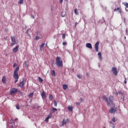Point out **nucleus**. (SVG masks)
Returning a JSON list of instances; mask_svg holds the SVG:
<instances>
[{
    "instance_id": "44",
    "label": "nucleus",
    "mask_w": 128,
    "mask_h": 128,
    "mask_svg": "<svg viewBox=\"0 0 128 128\" xmlns=\"http://www.w3.org/2000/svg\"><path fill=\"white\" fill-rule=\"evenodd\" d=\"M118 12H119V14H122V10H120L119 11H118Z\"/></svg>"
},
{
    "instance_id": "53",
    "label": "nucleus",
    "mask_w": 128,
    "mask_h": 128,
    "mask_svg": "<svg viewBox=\"0 0 128 128\" xmlns=\"http://www.w3.org/2000/svg\"><path fill=\"white\" fill-rule=\"evenodd\" d=\"M124 38H125V40H126V37H124Z\"/></svg>"
},
{
    "instance_id": "20",
    "label": "nucleus",
    "mask_w": 128,
    "mask_h": 128,
    "mask_svg": "<svg viewBox=\"0 0 128 128\" xmlns=\"http://www.w3.org/2000/svg\"><path fill=\"white\" fill-rule=\"evenodd\" d=\"M74 12L76 14V16L78 14V10L76 8L74 9Z\"/></svg>"
},
{
    "instance_id": "12",
    "label": "nucleus",
    "mask_w": 128,
    "mask_h": 128,
    "mask_svg": "<svg viewBox=\"0 0 128 128\" xmlns=\"http://www.w3.org/2000/svg\"><path fill=\"white\" fill-rule=\"evenodd\" d=\"M102 100H104L105 102H106L108 104H110V102H108V98L106 96H103L102 97Z\"/></svg>"
},
{
    "instance_id": "40",
    "label": "nucleus",
    "mask_w": 128,
    "mask_h": 128,
    "mask_svg": "<svg viewBox=\"0 0 128 128\" xmlns=\"http://www.w3.org/2000/svg\"><path fill=\"white\" fill-rule=\"evenodd\" d=\"M124 24H126V18H124Z\"/></svg>"
},
{
    "instance_id": "38",
    "label": "nucleus",
    "mask_w": 128,
    "mask_h": 128,
    "mask_svg": "<svg viewBox=\"0 0 128 128\" xmlns=\"http://www.w3.org/2000/svg\"><path fill=\"white\" fill-rule=\"evenodd\" d=\"M14 44H16V42H13L12 44H11V46H14Z\"/></svg>"
},
{
    "instance_id": "26",
    "label": "nucleus",
    "mask_w": 128,
    "mask_h": 128,
    "mask_svg": "<svg viewBox=\"0 0 128 128\" xmlns=\"http://www.w3.org/2000/svg\"><path fill=\"white\" fill-rule=\"evenodd\" d=\"M38 80L40 82H44V80L40 77H38Z\"/></svg>"
},
{
    "instance_id": "29",
    "label": "nucleus",
    "mask_w": 128,
    "mask_h": 128,
    "mask_svg": "<svg viewBox=\"0 0 128 128\" xmlns=\"http://www.w3.org/2000/svg\"><path fill=\"white\" fill-rule=\"evenodd\" d=\"M34 96V93H30V94H28L29 98H32Z\"/></svg>"
},
{
    "instance_id": "54",
    "label": "nucleus",
    "mask_w": 128,
    "mask_h": 128,
    "mask_svg": "<svg viewBox=\"0 0 128 128\" xmlns=\"http://www.w3.org/2000/svg\"><path fill=\"white\" fill-rule=\"evenodd\" d=\"M46 46H48V44H46Z\"/></svg>"
},
{
    "instance_id": "5",
    "label": "nucleus",
    "mask_w": 128,
    "mask_h": 128,
    "mask_svg": "<svg viewBox=\"0 0 128 128\" xmlns=\"http://www.w3.org/2000/svg\"><path fill=\"white\" fill-rule=\"evenodd\" d=\"M112 72L113 74L115 76H118V70L116 68L112 67Z\"/></svg>"
},
{
    "instance_id": "39",
    "label": "nucleus",
    "mask_w": 128,
    "mask_h": 128,
    "mask_svg": "<svg viewBox=\"0 0 128 128\" xmlns=\"http://www.w3.org/2000/svg\"><path fill=\"white\" fill-rule=\"evenodd\" d=\"M78 78H82V76H80V74H78Z\"/></svg>"
},
{
    "instance_id": "42",
    "label": "nucleus",
    "mask_w": 128,
    "mask_h": 128,
    "mask_svg": "<svg viewBox=\"0 0 128 128\" xmlns=\"http://www.w3.org/2000/svg\"><path fill=\"white\" fill-rule=\"evenodd\" d=\"M16 64L14 63L13 65V68H16Z\"/></svg>"
},
{
    "instance_id": "43",
    "label": "nucleus",
    "mask_w": 128,
    "mask_h": 128,
    "mask_svg": "<svg viewBox=\"0 0 128 128\" xmlns=\"http://www.w3.org/2000/svg\"><path fill=\"white\" fill-rule=\"evenodd\" d=\"M80 102H84V99H82V98H80Z\"/></svg>"
},
{
    "instance_id": "23",
    "label": "nucleus",
    "mask_w": 128,
    "mask_h": 128,
    "mask_svg": "<svg viewBox=\"0 0 128 128\" xmlns=\"http://www.w3.org/2000/svg\"><path fill=\"white\" fill-rule=\"evenodd\" d=\"M40 38H42V36L40 37L38 36H36V40H40Z\"/></svg>"
},
{
    "instance_id": "21",
    "label": "nucleus",
    "mask_w": 128,
    "mask_h": 128,
    "mask_svg": "<svg viewBox=\"0 0 128 128\" xmlns=\"http://www.w3.org/2000/svg\"><path fill=\"white\" fill-rule=\"evenodd\" d=\"M109 123L110 124H112V128H114L116 127V126H114V123H112V121H110V122H109Z\"/></svg>"
},
{
    "instance_id": "33",
    "label": "nucleus",
    "mask_w": 128,
    "mask_h": 128,
    "mask_svg": "<svg viewBox=\"0 0 128 128\" xmlns=\"http://www.w3.org/2000/svg\"><path fill=\"white\" fill-rule=\"evenodd\" d=\"M16 108H17V110H20V106L18 104H16Z\"/></svg>"
},
{
    "instance_id": "51",
    "label": "nucleus",
    "mask_w": 128,
    "mask_h": 128,
    "mask_svg": "<svg viewBox=\"0 0 128 128\" xmlns=\"http://www.w3.org/2000/svg\"><path fill=\"white\" fill-rule=\"evenodd\" d=\"M11 128H14V126H11Z\"/></svg>"
},
{
    "instance_id": "16",
    "label": "nucleus",
    "mask_w": 128,
    "mask_h": 128,
    "mask_svg": "<svg viewBox=\"0 0 128 128\" xmlns=\"http://www.w3.org/2000/svg\"><path fill=\"white\" fill-rule=\"evenodd\" d=\"M6 76H4L2 78V82L4 84H6Z\"/></svg>"
},
{
    "instance_id": "50",
    "label": "nucleus",
    "mask_w": 128,
    "mask_h": 128,
    "mask_svg": "<svg viewBox=\"0 0 128 128\" xmlns=\"http://www.w3.org/2000/svg\"><path fill=\"white\" fill-rule=\"evenodd\" d=\"M18 120V118H15V120Z\"/></svg>"
},
{
    "instance_id": "36",
    "label": "nucleus",
    "mask_w": 128,
    "mask_h": 128,
    "mask_svg": "<svg viewBox=\"0 0 128 128\" xmlns=\"http://www.w3.org/2000/svg\"><path fill=\"white\" fill-rule=\"evenodd\" d=\"M62 38H66V34H63L62 36Z\"/></svg>"
},
{
    "instance_id": "35",
    "label": "nucleus",
    "mask_w": 128,
    "mask_h": 128,
    "mask_svg": "<svg viewBox=\"0 0 128 128\" xmlns=\"http://www.w3.org/2000/svg\"><path fill=\"white\" fill-rule=\"evenodd\" d=\"M119 94H121L122 96L124 94L122 93V91H120L118 92Z\"/></svg>"
},
{
    "instance_id": "9",
    "label": "nucleus",
    "mask_w": 128,
    "mask_h": 128,
    "mask_svg": "<svg viewBox=\"0 0 128 128\" xmlns=\"http://www.w3.org/2000/svg\"><path fill=\"white\" fill-rule=\"evenodd\" d=\"M19 46H16L14 48L12 49L13 52H16L18 50Z\"/></svg>"
},
{
    "instance_id": "49",
    "label": "nucleus",
    "mask_w": 128,
    "mask_h": 128,
    "mask_svg": "<svg viewBox=\"0 0 128 128\" xmlns=\"http://www.w3.org/2000/svg\"><path fill=\"white\" fill-rule=\"evenodd\" d=\"M62 14H64V12H62V16H64V15H62Z\"/></svg>"
},
{
    "instance_id": "14",
    "label": "nucleus",
    "mask_w": 128,
    "mask_h": 128,
    "mask_svg": "<svg viewBox=\"0 0 128 128\" xmlns=\"http://www.w3.org/2000/svg\"><path fill=\"white\" fill-rule=\"evenodd\" d=\"M50 118H52V114H50L48 117L46 118L45 119V122H48V120H50Z\"/></svg>"
},
{
    "instance_id": "28",
    "label": "nucleus",
    "mask_w": 128,
    "mask_h": 128,
    "mask_svg": "<svg viewBox=\"0 0 128 128\" xmlns=\"http://www.w3.org/2000/svg\"><path fill=\"white\" fill-rule=\"evenodd\" d=\"M120 10V7L118 8H115L114 10V12H118Z\"/></svg>"
},
{
    "instance_id": "19",
    "label": "nucleus",
    "mask_w": 128,
    "mask_h": 128,
    "mask_svg": "<svg viewBox=\"0 0 128 128\" xmlns=\"http://www.w3.org/2000/svg\"><path fill=\"white\" fill-rule=\"evenodd\" d=\"M68 110H70V112H72V106H68Z\"/></svg>"
},
{
    "instance_id": "52",
    "label": "nucleus",
    "mask_w": 128,
    "mask_h": 128,
    "mask_svg": "<svg viewBox=\"0 0 128 128\" xmlns=\"http://www.w3.org/2000/svg\"><path fill=\"white\" fill-rule=\"evenodd\" d=\"M102 128H106V126H104Z\"/></svg>"
},
{
    "instance_id": "34",
    "label": "nucleus",
    "mask_w": 128,
    "mask_h": 128,
    "mask_svg": "<svg viewBox=\"0 0 128 128\" xmlns=\"http://www.w3.org/2000/svg\"><path fill=\"white\" fill-rule=\"evenodd\" d=\"M124 5H125L126 8H128V3H124Z\"/></svg>"
},
{
    "instance_id": "27",
    "label": "nucleus",
    "mask_w": 128,
    "mask_h": 128,
    "mask_svg": "<svg viewBox=\"0 0 128 128\" xmlns=\"http://www.w3.org/2000/svg\"><path fill=\"white\" fill-rule=\"evenodd\" d=\"M112 120V122H116V117H113Z\"/></svg>"
},
{
    "instance_id": "45",
    "label": "nucleus",
    "mask_w": 128,
    "mask_h": 128,
    "mask_svg": "<svg viewBox=\"0 0 128 128\" xmlns=\"http://www.w3.org/2000/svg\"><path fill=\"white\" fill-rule=\"evenodd\" d=\"M86 75L87 76H90V74H88V73H86Z\"/></svg>"
},
{
    "instance_id": "47",
    "label": "nucleus",
    "mask_w": 128,
    "mask_h": 128,
    "mask_svg": "<svg viewBox=\"0 0 128 128\" xmlns=\"http://www.w3.org/2000/svg\"><path fill=\"white\" fill-rule=\"evenodd\" d=\"M76 104L77 106H79L80 103H76Z\"/></svg>"
},
{
    "instance_id": "22",
    "label": "nucleus",
    "mask_w": 128,
    "mask_h": 128,
    "mask_svg": "<svg viewBox=\"0 0 128 128\" xmlns=\"http://www.w3.org/2000/svg\"><path fill=\"white\" fill-rule=\"evenodd\" d=\"M12 42H16V38L14 37H12Z\"/></svg>"
},
{
    "instance_id": "48",
    "label": "nucleus",
    "mask_w": 128,
    "mask_h": 128,
    "mask_svg": "<svg viewBox=\"0 0 128 128\" xmlns=\"http://www.w3.org/2000/svg\"><path fill=\"white\" fill-rule=\"evenodd\" d=\"M38 34H40V32H37V34H38Z\"/></svg>"
},
{
    "instance_id": "25",
    "label": "nucleus",
    "mask_w": 128,
    "mask_h": 128,
    "mask_svg": "<svg viewBox=\"0 0 128 128\" xmlns=\"http://www.w3.org/2000/svg\"><path fill=\"white\" fill-rule=\"evenodd\" d=\"M20 4H24V0H20L18 2Z\"/></svg>"
},
{
    "instance_id": "24",
    "label": "nucleus",
    "mask_w": 128,
    "mask_h": 128,
    "mask_svg": "<svg viewBox=\"0 0 128 128\" xmlns=\"http://www.w3.org/2000/svg\"><path fill=\"white\" fill-rule=\"evenodd\" d=\"M52 76H56V71L54 70H52Z\"/></svg>"
},
{
    "instance_id": "2",
    "label": "nucleus",
    "mask_w": 128,
    "mask_h": 128,
    "mask_svg": "<svg viewBox=\"0 0 128 128\" xmlns=\"http://www.w3.org/2000/svg\"><path fill=\"white\" fill-rule=\"evenodd\" d=\"M56 64L57 66H58L59 68H62L63 64H62V60H60V58L58 56L56 58Z\"/></svg>"
},
{
    "instance_id": "31",
    "label": "nucleus",
    "mask_w": 128,
    "mask_h": 128,
    "mask_svg": "<svg viewBox=\"0 0 128 128\" xmlns=\"http://www.w3.org/2000/svg\"><path fill=\"white\" fill-rule=\"evenodd\" d=\"M44 43H42L40 46V48H44Z\"/></svg>"
},
{
    "instance_id": "13",
    "label": "nucleus",
    "mask_w": 128,
    "mask_h": 128,
    "mask_svg": "<svg viewBox=\"0 0 128 128\" xmlns=\"http://www.w3.org/2000/svg\"><path fill=\"white\" fill-rule=\"evenodd\" d=\"M41 96L43 98H46V93H44V91L42 92Z\"/></svg>"
},
{
    "instance_id": "41",
    "label": "nucleus",
    "mask_w": 128,
    "mask_h": 128,
    "mask_svg": "<svg viewBox=\"0 0 128 128\" xmlns=\"http://www.w3.org/2000/svg\"><path fill=\"white\" fill-rule=\"evenodd\" d=\"M60 4H62V2H64V0H59Z\"/></svg>"
},
{
    "instance_id": "15",
    "label": "nucleus",
    "mask_w": 128,
    "mask_h": 128,
    "mask_svg": "<svg viewBox=\"0 0 128 128\" xmlns=\"http://www.w3.org/2000/svg\"><path fill=\"white\" fill-rule=\"evenodd\" d=\"M98 56H99V58L100 60H102V52H99L98 54Z\"/></svg>"
},
{
    "instance_id": "3",
    "label": "nucleus",
    "mask_w": 128,
    "mask_h": 128,
    "mask_svg": "<svg viewBox=\"0 0 128 128\" xmlns=\"http://www.w3.org/2000/svg\"><path fill=\"white\" fill-rule=\"evenodd\" d=\"M112 104L113 106V107L110 108V113L116 114V106H114V104L113 103H112Z\"/></svg>"
},
{
    "instance_id": "10",
    "label": "nucleus",
    "mask_w": 128,
    "mask_h": 128,
    "mask_svg": "<svg viewBox=\"0 0 128 128\" xmlns=\"http://www.w3.org/2000/svg\"><path fill=\"white\" fill-rule=\"evenodd\" d=\"M68 122V119H66V120H63V121L62 122V126H64V124H66Z\"/></svg>"
},
{
    "instance_id": "4",
    "label": "nucleus",
    "mask_w": 128,
    "mask_h": 128,
    "mask_svg": "<svg viewBox=\"0 0 128 128\" xmlns=\"http://www.w3.org/2000/svg\"><path fill=\"white\" fill-rule=\"evenodd\" d=\"M20 92V91H19L18 89L12 88V89H11L10 93L11 94H16V92Z\"/></svg>"
},
{
    "instance_id": "37",
    "label": "nucleus",
    "mask_w": 128,
    "mask_h": 128,
    "mask_svg": "<svg viewBox=\"0 0 128 128\" xmlns=\"http://www.w3.org/2000/svg\"><path fill=\"white\" fill-rule=\"evenodd\" d=\"M62 44H63V46H66L67 43H66V42H63Z\"/></svg>"
},
{
    "instance_id": "46",
    "label": "nucleus",
    "mask_w": 128,
    "mask_h": 128,
    "mask_svg": "<svg viewBox=\"0 0 128 128\" xmlns=\"http://www.w3.org/2000/svg\"><path fill=\"white\" fill-rule=\"evenodd\" d=\"M124 82L125 84H126V78H125V80H124Z\"/></svg>"
},
{
    "instance_id": "30",
    "label": "nucleus",
    "mask_w": 128,
    "mask_h": 128,
    "mask_svg": "<svg viewBox=\"0 0 128 128\" xmlns=\"http://www.w3.org/2000/svg\"><path fill=\"white\" fill-rule=\"evenodd\" d=\"M54 106H58V102L56 101H54Z\"/></svg>"
},
{
    "instance_id": "6",
    "label": "nucleus",
    "mask_w": 128,
    "mask_h": 128,
    "mask_svg": "<svg viewBox=\"0 0 128 128\" xmlns=\"http://www.w3.org/2000/svg\"><path fill=\"white\" fill-rule=\"evenodd\" d=\"M98 46H100V42H98L95 44V50L96 52H98Z\"/></svg>"
},
{
    "instance_id": "8",
    "label": "nucleus",
    "mask_w": 128,
    "mask_h": 128,
    "mask_svg": "<svg viewBox=\"0 0 128 128\" xmlns=\"http://www.w3.org/2000/svg\"><path fill=\"white\" fill-rule=\"evenodd\" d=\"M58 110V109L56 108H54V107L52 108V110L50 111V114L51 116L52 114H54V112H56Z\"/></svg>"
},
{
    "instance_id": "7",
    "label": "nucleus",
    "mask_w": 128,
    "mask_h": 128,
    "mask_svg": "<svg viewBox=\"0 0 128 128\" xmlns=\"http://www.w3.org/2000/svg\"><path fill=\"white\" fill-rule=\"evenodd\" d=\"M24 78L22 79V82H21L18 85L20 88H24Z\"/></svg>"
},
{
    "instance_id": "32",
    "label": "nucleus",
    "mask_w": 128,
    "mask_h": 128,
    "mask_svg": "<svg viewBox=\"0 0 128 128\" xmlns=\"http://www.w3.org/2000/svg\"><path fill=\"white\" fill-rule=\"evenodd\" d=\"M24 64H25L26 66V68H28V62H26V61L24 62Z\"/></svg>"
},
{
    "instance_id": "17",
    "label": "nucleus",
    "mask_w": 128,
    "mask_h": 128,
    "mask_svg": "<svg viewBox=\"0 0 128 128\" xmlns=\"http://www.w3.org/2000/svg\"><path fill=\"white\" fill-rule=\"evenodd\" d=\"M62 86H63V89L64 90H67V88H68V85H66V84H63L62 85Z\"/></svg>"
},
{
    "instance_id": "18",
    "label": "nucleus",
    "mask_w": 128,
    "mask_h": 128,
    "mask_svg": "<svg viewBox=\"0 0 128 128\" xmlns=\"http://www.w3.org/2000/svg\"><path fill=\"white\" fill-rule=\"evenodd\" d=\"M49 99L50 100H54V96H52V94H50L49 95Z\"/></svg>"
},
{
    "instance_id": "1",
    "label": "nucleus",
    "mask_w": 128,
    "mask_h": 128,
    "mask_svg": "<svg viewBox=\"0 0 128 128\" xmlns=\"http://www.w3.org/2000/svg\"><path fill=\"white\" fill-rule=\"evenodd\" d=\"M18 70H20V67H17L14 71L13 76L15 80V84H16L18 82V78H20V77H18Z\"/></svg>"
},
{
    "instance_id": "11",
    "label": "nucleus",
    "mask_w": 128,
    "mask_h": 128,
    "mask_svg": "<svg viewBox=\"0 0 128 128\" xmlns=\"http://www.w3.org/2000/svg\"><path fill=\"white\" fill-rule=\"evenodd\" d=\"M86 47L88 48H92V44L90 43L86 44Z\"/></svg>"
}]
</instances>
